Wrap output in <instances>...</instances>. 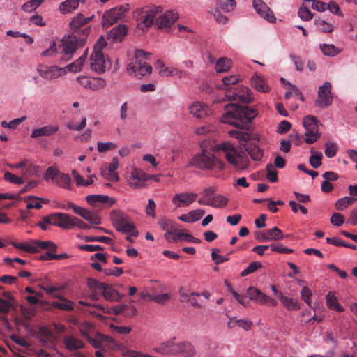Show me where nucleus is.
Returning <instances> with one entry per match:
<instances>
[{
	"label": "nucleus",
	"mask_w": 357,
	"mask_h": 357,
	"mask_svg": "<svg viewBox=\"0 0 357 357\" xmlns=\"http://www.w3.org/2000/svg\"><path fill=\"white\" fill-rule=\"evenodd\" d=\"M225 110V112L221 117V121L234 126L240 130L248 129L249 123L257 115L254 109L241 106L236 103L226 105Z\"/></svg>",
	"instance_id": "nucleus-1"
},
{
	"label": "nucleus",
	"mask_w": 357,
	"mask_h": 357,
	"mask_svg": "<svg viewBox=\"0 0 357 357\" xmlns=\"http://www.w3.org/2000/svg\"><path fill=\"white\" fill-rule=\"evenodd\" d=\"M190 165L203 171H222L225 168L224 162L211 152L202 150L190 161Z\"/></svg>",
	"instance_id": "nucleus-2"
},
{
	"label": "nucleus",
	"mask_w": 357,
	"mask_h": 357,
	"mask_svg": "<svg viewBox=\"0 0 357 357\" xmlns=\"http://www.w3.org/2000/svg\"><path fill=\"white\" fill-rule=\"evenodd\" d=\"M151 54L142 50H137L135 52V60L129 63L127 70L130 75L141 77L149 75L152 72L151 66L147 64L142 59H148Z\"/></svg>",
	"instance_id": "nucleus-3"
},
{
	"label": "nucleus",
	"mask_w": 357,
	"mask_h": 357,
	"mask_svg": "<svg viewBox=\"0 0 357 357\" xmlns=\"http://www.w3.org/2000/svg\"><path fill=\"white\" fill-rule=\"evenodd\" d=\"M111 220L117 231L124 234L130 233L135 237L138 236L139 233L135 229L131 218L123 211H113L111 213Z\"/></svg>",
	"instance_id": "nucleus-4"
},
{
	"label": "nucleus",
	"mask_w": 357,
	"mask_h": 357,
	"mask_svg": "<svg viewBox=\"0 0 357 357\" xmlns=\"http://www.w3.org/2000/svg\"><path fill=\"white\" fill-rule=\"evenodd\" d=\"M303 126L305 129L304 141L307 144H312L317 142L321 137L319 132V121L312 115L305 116L303 120Z\"/></svg>",
	"instance_id": "nucleus-5"
},
{
	"label": "nucleus",
	"mask_w": 357,
	"mask_h": 357,
	"mask_svg": "<svg viewBox=\"0 0 357 357\" xmlns=\"http://www.w3.org/2000/svg\"><path fill=\"white\" fill-rule=\"evenodd\" d=\"M129 8L128 4H123L105 11L102 18L103 27L108 28L117 22L119 20L123 18Z\"/></svg>",
	"instance_id": "nucleus-6"
},
{
	"label": "nucleus",
	"mask_w": 357,
	"mask_h": 357,
	"mask_svg": "<svg viewBox=\"0 0 357 357\" xmlns=\"http://www.w3.org/2000/svg\"><path fill=\"white\" fill-rule=\"evenodd\" d=\"M162 13V8L160 6H153L143 9L137 19L138 26L142 29H149L155 24L157 16Z\"/></svg>",
	"instance_id": "nucleus-7"
},
{
	"label": "nucleus",
	"mask_w": 357,
	"mask_h": 357,
	"mask_svg": "<svg viewBox=\"0 0 357 357\" xmlns=\"http://www.w3.org/2000/svg\"><path fill=\"white\" fill-rule=\"evenodd\" d=\"M85 42V39L78 38L77 36L73 33L67 39H65L62 42V54L61 59L65 61L70 59L75 52L77 50V46L82 45Z\"/></svg>",
	"instance_id": "nucleus-8"
},
{
	"label": "nucleus",
	"mask_w": 357,
	"mask_h": 357,
	"mask_svg": "<svg viewBox=\"0 0 357 357\" xmlns=\"http://www.w3.org/2000/svg\"><path fill=\"white\" fill-rule=\"evenodd\" d=\"M333 101L332 85L329 82H325L319 87L315 104L319 108H326L332 105Z\"/></svg>",
	"instance_id": "nucleus-9"
},
{
	"label": "nucleus",
	"mask_w": 357,
	"mask_h": 357,
	"mask_svg": "<svg viewBox=\"0 0 357 357\" xmlns=\"http://www.w3.org/2000/svg\"><path fill=\"white\" fill-rule=\"evenodd\" d=\"M36 70L40 77L48 81H54L65 75V70L56 65L39 64Z\"/></svg>",
	"instance_id": "nucleus-10"
},
{
	"label": "nucleus",
	"mask_w": 357,
	"mask_h": 357,
	"mask_svg": "<svg viewBox=\"0 0 357 357\" xmlns=\"http://www.w3.org/2000/svg\"><path fill=\"white\" fill-rule=\"evenodd\" d=\"M226 159L237 170H243L250 165L248 155L243 151L237 149L232 153H227Z\"/></svg>",
	"instance_id": "nucleus-11"
},
{
	"label": "nucleus",
	"mask_w": 357,
	"mask_h": 357,
	"mask_svg": "<svg viewBox=\"0 0 357 357\" xmlns=\"http://www.w3.org/2000/svg\"><path fill=\"white\" fill-rule=\"evenodd\" d=\"M225 97L228 101L242 103H249L253 99L250 89L245 86H238L231 93L227 94Z\"/></svg>",
	"instance_id": "nucleus-12"
},
{
	"label": "nucleus",
	"mask_w": 357,
	"mask_h": 357,
	"mask_svg": "<svg viewBox=\"0 0 357 357\" xmlns=\"http://www.w3.org/2000/svg\"><path fill=\"white\" fill-rule=\"evenodd\" d=\"M197 194L192 192L176 193L172 198V202L176 208L190 206L197 199Z\"/></svg>",
	"instance_id": "nucleus-13"
},
{
	"label": "nucleus",
	"mask_w": 357,
	"mask_h": 357,
	"mask_svg": "<svg viewBox=\"0 0 357 357\" xmlns=\"http://www.w3.org/2000/svg\"><path fill=\"white\" fill-rule=\"evenodd\" d=\"M77 81L82 87L91 91L102 89L107 84L105 79L102 77L79 76L77 78Z\"/></svg>",
	"instance_id": "nucleus-14"
},
{
	"label": "nucleus",
	"mask_w": 357,
	"mask_h": 357,
	"mask_svg": "<svg viewBox=\"0 0 357 357\" xmlns=\"http://www.w3.org/2000/svg\"><path fill=\"white\" fill-rule=\"evenodd\" d=\"M255 12L262 18L270 23H275L276 17L273 11L262 0H252Z\"/></svg>",
	"instance_id": "nucleus-15"
},
{
	"label": "nucleus",
	"mask_w": 357,
	"mask_h": 357,
	"mask_svg": "<svg viewBox=\"0 0 357 357\" xmlns=\"http://www.w3.org/2000/svg\"><path fill=\"white\" fill-rule=\"evenodd\" d=\"M86 200L90 205L96 208H108L115 203L114 198L107 195H91L86 197Z\"/></svg>",
	"instance_id": "nucleus-16"
},
{
	"label": "nucleus",
	"mask_w": 357,
	"mask_h": 357,
	"mask_svg": "<svg viewBox=\"0 0 357 357\" xmlns=\"http://www.w3.org/2000/svg\"><path fill=\"white\" fill-rule=\"evenodd\" d=\"M188 111L193 117L200 119L211 114V110L208 105L199 101H195L190 104Z\"/></svg>",
	"instance_id": "nucleus-17"
},
{
	"label": "nucleus",
	"mask_w": 357,
	"mask_h": 357,
	"mask_svg": "<svg viewBox=\"0 0 357 357\" xmlns=\"http://www.w3.org/2000/svg\"><path fill=\"white\" fill-rule=\"evenodd\" d=\"M155 68L158 70V75L162 77L178 76L182 77L184 73L174 66H167L165 63L158 59L155 62Z\"/></svg>",
	"instance_id": "nucleus-18"
},
{
	"label": "nucleus",
	"mask_w": 357,
	"mask_h": 357,
	"mask_svg": "<svg viewBox=\"0 0 357 357\" xmlns=\"http://www.w3.org/2000/svg\"><path fill=\"white\" fill-rule=\"evenodd\" d=\"M90 66L94 72L101 74L107 68V62L102 52H92L90 56Z\"/></svg>",
	"instance_id": "nucleus-19"
},
{
	"label": "nucleus",
	"mask_w": 357,
	"mask_h": 357,
	"mask_svg": "<svg viewBox=\"0 0 357 357\" xmlns=\"http://www.w3.org/2000/svg\"><path fill=\"white\" fill-rule=\"evenodd\" d=\"M178 19V14L174 10H167L157 16L155 25L159 28L169 27Z\"/></svg>",
	"instance_id": "nucleus-20"
},
{
	"label": "nucleus",
	"mask_w": 357,
	"mask_h": 357,
	"mask_svg": "<svg viewBox=\"0 0 357 357\" xmlns=\"http://www.w3.org/2000/svg\"><path fill=\"white\" fill-rule=\"evenodd\" d=\"M88 342L95 348H108L110 344H116L114 340L107 335L96 333L93 337L91 336L87 339Z\"/></svg>",
	"instance_id": "nucleus-21"
},
{
	"label": "nucleus",
	"mask_w": 357,
	"mask_h": 357,
	"mask_svg": "<svg viewBox=\"0 0 357 357\" xmlns=\"http://www.w3.org/2000/svg\"><path fill=\"white\" fill-rule=\"evenodd\" d=\"M52 225L63 229H71L73 216L64 213H54Z\"/></svg>",
	"instance_id": "nucleus-22"
},
{
	"label": "nucleus",
	"mask_w": 357,
	"mask_h": 357,
	"mask_svg": "<svg viewBox=\"0 0 357 357\" xmlns=\"http://www.w3.org/2000/svg\"><path fill=\"white\" fill-rule=\"evenodd\" d=\"M198 203L204 206H210L213 208H220L226 206L229 202V199L224 195L220 194H215L211 197V198L207 200L204 199H199Z\"/></svg>",
	"instance_id": "nucleus-23"
},
{
	"label": "nucleus",
	"mask_w": 357,
	"mask_h": 357,
	"mask_svg": "<svg viewBox=\"0 0 357 357\" xmlns=\"http://www.w3.org/2000/svg\"><path fill=\"white\" fill-rule=\"evenodd\" d=\"M199 296V294L195 292H189L183 287L179 289L180 301L182 303H188L190 305L195 307H202V304L198 301L197 298V297Z\"/></svg>",
	"instance_id": "nucleus-24"
},
{
	"label": "nucleus",
	"mask_w": 357,
	"mask_h": 357,
	"mask_svg": "<svg viewBox=\"0 0 357 357\" xmlns=\"http://www.w3.org/2000/svg\"><path fill=\"white\" fill-rule=\"evenodd\" d=\"M155 351L162 354L176 355L178 354V342H175V339H171L162 343Z\"/></svg>",
	"instance_id": "nucleus-25"
},
{
	"label": "nucleus",
	"mask_w": 357,
	"mask_h": 357,
	"mask_svg": "<svg viewBox=\"0 0 357 357\" xmlns=\"http://www.w3.org/2000/svg\"><path fill=\"white\" fill-rule=\"evenodd\" d=\"M160 227L165 231V238L169 242L172 241L171 238L174 234L176 228V224L167 218H162L158 220Z\"/></svg>",
	"instance_id": "nucleus-26"
},
{
	"label": "nucleus",
	"mask_w": 357,
	"mask_h": 357,
	"mask_svg": "<svg viewBox=\"0 0 357 357\" xmlns=\"http://www.w3.org/2000/svg\"><path fill=\"white\" fill-rule=\"evenodd\" d=\"M59 130L58 126L47 125L33 129L31 134V138H38L40 137H50Z\"/></svg>",
	"instance_id": "nucleus-27"
},
{
	"label": "nucleus",
	"mask_w": 357,
	"mask_h": 357,
	"mask_svg": "<svg viewBox=\"0 0 357 357\" xmlns=\"http://www.w3.org/2000/svg\"><path fill=\"white\" fill-rule=\"evenodd\" d=\"M227 327L234 328L238 326L248 331L252 327V322L248 319H238L236 317H228Z\"/></svg>",
	"instance_id": "nucleus-28"
},
{
	"label": "nucleus",
	"mask_w": 357,
	"mask_h": 357,
	"mask_svg": "<svg viewBox=\"0 0 357 357\" xmlns=\"http://www.w3.org/2000/svg\"><path fill=\"white\" fill-rule=\"evenodd\" d=\"M119 164L117 158H113L107 169L102 172V176L110 181L114 182L119 181V178L116 172Z\"/></svg>",
	"instance_id": "nucleus-29"
},
{
	"label": "nucleus",
	"mask_w": 357,
	"mask_h": 357,
	"mask_svg": "<svg viewBox=\"0 0 357 357\" xmlns=\"http://www.w3.org/2000/svg\"><path fill=\"white\" fill-rule=\"evenodd\" d=\"M87 57V50L84 51L83 54L77 60L73 61V63L67 65L66 67L63 68L65 70V75L68 72L72 73H78L82 70L84 63L86 61Z\"/></svg>",
	"instance_id": "nucleus-30"
},
{
	"label": "nucleus",
	"mask_w": 357,
	"mask_h": 357,
	"mask_svg": "<svg viewBox=\"0 0 357 357\" xmlns=\"http://www.w3.org/2000/svg\"><path fill=\"white\" fill-rule=\"evenodd\" d=\"M251 86L259 92L268 93L270 91V87L266 84L264 78L258 74H255L252 77Z\"/></svg>",
	"instance_id": "nucleus-31"
},
{
	"label": "nucleus",
	"mask_w": 357,
	"mask_h": 357,
	"mask_svg": "<svg viewBox=\"0 0 357 357\" xmlns=\"http://www.w3.org/2000/svg\"><path fill=\"white\" fill-rule=\"evenodd\" d=\"M128 27L126 25L120 24L112 28L108 33V38L115 42H121L126 35Z\"/></svg>",
	"instance_id": "nucleus-32"
},
{
	"label": "nucleus",
	"mask_w": 357,
	"mask_h": 357,
	"mask_svg": "<svg viewBox=\"0 0 357 357\" xmlns=\"http://www.w3.org/2000/svg\"><path fill=\"white\" fill-rule=\"evenodd\" d=\"M63 343L69 351L77 350L84 347V343L73 335L66 336L63 339Z\"/></svg>",
	"instance_id": "nucleus-33"
},
{
	"label": "nucleus",
	"mask_w": 357,
	"mask_h": 357,
	"mask_svg": "<svg viewBox=\"0 0 357 357\" xmlns=\"http://www.w3.org/2000/svg\"><path fill=\"white\" fill-rule=\"evenodd\" d=\"M280 300L282 305L290 311H296L300 309V304L297 300L286 296L282 293L278 294Z\"/></svg>",
	"instance_id": "nucleus-34"
},
{
	"label": "nucleus",
	"mask_w": 357,
	"mask_h": 357,
	"mask_svg": "<svg viewBox=\"0 0 357 357\" xmlns=\"http://www.w3.org/2000/svg\"><path fill=\"white\" fill-rule=\"evenodd\" d=\"M239 81L238 75H231L225 76L222 79V84L217 85V88L223 91H228L230 89V86L236 84Z\"/></svg>",
	"instance_id": "nucleus-35"
},
{
	"label": "nucleus",
	"mask_w": 357,
	"mask_h": 357,
	"mask_svg": "<svg viewBox=\"0 0 357 357\" xmlns=\"http://www.w3.org/2000/svg\"><path fill=\"white\" fill-rule=\"evenodd\" d=\"M101 294L103 296L105 299L109 301H119L123 297L116 290L107 284Z\"/></svg>",
	"instance_id": "nucleus-36"
},
{
	"label": "nucleus",
	"mask_w": 357,
	"mask_h": 357,
	"mask_svg": "<svg viewBox=\"0 0 357 357\" xmlns=\"http://www.w3.org/2000/svg\"><path fill=\"white\" fill-rule=\"evenodd\" d=\"M326 301L327 307L337 312H343L344 307L339 303L337 297L333 293L329 292L326 296Z\"/></svg>",
	"instance_id": "nucleus-37"
},
{
	"label": "nucleus",
	"mask_w": 357,
	"mask_h": 357,
	"mask_svg": "<svg viewBox=\"0 0 357 357\" xmlns=\"http://www.w3.org/2000/svg\"><path fill=\"white\" fill-rule=\"evenodd\" d=\"M232 65V61L227 57H221L215 62V69L218 73L229 71Z\"/></svg>",
	"instance_id": "nucleus-38"
},
{
	"label": "nucleus",
	"mask_w": 357,
	"mask_h": 357,
	"mask_svg": "<svg viewBox=\"0 0 357 357\" xmlns=\"http://www.w3.org/2000/svg\"><path fill=\"white\" fill-rule=\"evenodd\" d=\"M178 354H181L186 357H192L195 354V348L190 342H178Z\"/></svg>",
	"instance_id": "nucleus-39"
},
{
	"label": "nucleus",
	"mask_w": 357,
	"mask_h": 357,
	"mask_svg": "<svg viewBox=\"0 0 357 357\" xmlns=\"http://www.w3.org/2000/svg\"><path fill=\"white\" fill-rule=\"evenodd\" d=\"M84 0H66L59 6V10L62 13H69L77 9L79 5V2Z\"/></svg>",
	"instance_id": "nucleus-40"
},
{
	"label": "nucleus",
	"mask_w": 357,
	"mask_h": 357,
	"mask_svg": "<svg viewBox=\"0 0 357 357\" xmlns=\"http://www.w3.org/2000/svg\"><path fill=\"white\" fill-rule=\"evenodd\" d=\"M245 151L255 161H259L264 155L263 150L257 144H250L245 148Z\"/></svg>",
	"instance_id": "nucleus-41"
},
{
	"label": "nucleus",
	"mask_w": 357,
	"mask_h": 357,
	"mask_svg": "<svg viewBox=\"0 0 357 357\" xmlns=\"http://www.w3.org/2000/svg\"><path fill=\"white\" fill-rule=\"evenodd\" d=\"M78 215L91 225H100L101 223L100 218L98 215L86 208H82Z\"/></svg>",
	"instance_id": "nucleus-42"
},
{
	"label": "nucleus",
	"mask_w": 357,
	"mask_h": 357,
	"mask_svg": "<svg viewBox=\"0 0 357 357\" xmlns=\"http://www.w3.org/2000/svg\"><path fill=\"white\" fill-rule=\"evenodd\" d=\"M51 305L53 307L59 309L63 311H72L73 310L74 303L73 301L64 298L58 301H54L52 303Z\"/></svg>",
	"instance_id": "nucleus-43"
},
{
	"label": "nucleus",
	"mask_w": 357,
	"mask_h": 357,
	"mask_svg": "<svg viewBox=\"0 0 357 357\" xmlns=\"http://www.w3.org/2000/svg\"><path fill=\"white\" fill-rule=\"evenodd\" d=\"M357 201V198L351 197H344L339 199L335 204V207L338 211H343L352 205Z\"/></svg>",
	"instance_id": "nucleus-44"
},
{
	"label": "nucleus",
	"mask_w": 357,
	"mask_h": 357,
	"mask_svg": "<svg viewBox=\"0 0 357 357\" xmlns=\"http://www.w3.org/2000/svg\"><path fill=\"white\" fill-rule=\"evenodd\" d=\"M266 231L268 242L271 241H280L284 238V235L283 234L282 230H280L278 227H273L271 229H267Z\"/></svg>",
	"instance_id": "nucleus-45"
},
{
	"label": "nucleus",
	"mask_w": 357,
	"mask_h": 357,
	"mask_svg": "<svg viewBox=\"0 0 357 357\" xmlns=\"http://www.w3.org/2000/svg\"><path fill=\"white\" fill-rule=\"evenodd\" d=\"M320 50L327 56H335L340 53L341 50L333 44H321Z\"/></svg>",
	"instance_id": "nucleus-46"
},
{
	"label": "nucleus",
	"mask_w": 357,
	"mask_h": 357,
	"mask_svg": "<svg viewBox=\"0 0 357 357\" xmlns=\"http://www.w3.org/2000/svg\"><path fill=\"white\" fill-rule=\"evenodd\" d=\"M54 184L64 189H70L71 178L68 174L61 172V174H59L58 178L55 180Z\"/></svg>",
	"instance_id": "nucleus-47"
},
{
	"label": "nucleus",
	"mask_w": 357,
	"mask_h": 357,
	"mask_svg": "<svg viewBox=\"0 0 357 357\" xmlns=\"http://www.w3.org/2000/svg\"><path fill=\"white\" fill-rule=\"evenodd\" d=\"M91 20V17H85L82 14H78L73 17L70 23L71 29H77L82 26L87 24Z\"/></svg>",
	"instance_id": "nucleus-48"
},
{
	"label": "nucleus",
	"mask_w": 357,
	"mask_h": 357,
	"mask_svg": "<svg viewBox=\"0 0 357 357\" xmlns=\"http://www.w3.org/2000/svg\"><path fill=\"white\" fill-rule=\"evenodd\" d=\"M215 1L218 8L224 12H231L236 6L235 0H215Z\"/></svg>",
	"instance_id": "nucleus-49"
},
{
	"label": "nucleus",
	"mask_w": 357,
	"mask_h": 357,
	"mask_svg": "<svg viewBox=\"0 0 357 357\" xmlns=\"http://www.w3.org/2000/svg\"><path fill=\"white\" fill-rule=\"evenodd\" d=\"M310 152L312 154L309 159L310 164L313 168L317 169L321 165L322 153L320 151H314L313 148L310 149Z\"/></svg>",
	"instance_id": "nucleus-50"
},
{
	"label": "nucleus",
	"mask_w": 357,
	"mask_h": 357,
	"mask_svg": "<svg viewBox=\"0 0 357 357\" xmlns=\"http://www.w3.org/2000/svg\"><path fill=\"white\" fill-rule=\"evenodd\" d=\"M133 180H137L141 182L147 181L151 179V176L146 174L143 170L140 169L135 168L130 174V177Z\"/></svg>",
	"instance_id": "nucleus-51"
},
{
	"label": "nucleus",
	"mask_w": 357,
	"mask_h": 357,
	"mask_svg": "<svg viewBox=\"0 0 357 357\" xmlns=\"http://www.w3.org/2000/svg\"><path fill=\"white\" fill-rule=\"evenodd\" d=\"M326 241L327 243L332 244L337 247L342 246L352 250L356 249V245L344 243L342 239L337 237L326 238Z\"/></svg>",
	"instance_id": "nucleus-52"
},
{
	"label": "nucleus",
	"mask_w": 357,
	"mask_h": 357,
	"mask_svg": "<svg viewBox=\"0 0 357 357\" xmlns=\"http://www.w3.org/2000/svg\"><path fill=\"white\" fill-rule=\"evenodd\" d=\"M79 332L87 340L94 333L93 325L90 322H84L79 326Z\"/></svg>",
	"instance_id": "nucleus-53"
},
{
	"label": "nucleus",
	"mask_w": 357,
	"mask_h": 357,
	"mask_svg": "<svg viewBox=\"0 0 357 357\" xmlns=\"http://www.w3.org/2000/svg\"><path fill=\"white\" fill-rule=\"evenodd\" d=\"M246 130L247 129L241 130H230L228 134L231 137L237 139L240 142H246L249 139V135Z\"/></svg>",
	"instance_id": "nucleus-54"
},
{
	"label": "nucleus",
	"mask_w": 357,
	"mask_h": 357,
	"mask_svg": "<svg viewBox=\"0 0 357 357\" xmlns=\"http://www.w3.org/2000/svg\"><path fill=\"white\" fill-rule=\"evenodd\" d=\"M171 239L172 241H169L170 243H176L178 241L188 242L192 239V236L190 234L183 233L176 229Z\"/></svg>",
	"instance_id": "nucleus-55"
},
{
	"label": "nucleus",
	"mask_w": 357,
	"mask_h": 357,
	"mask_svg": "<svg viewBox=\"0 0 357 357\" xmlns=\"http://www.w3.org/2000/svg\"><path fill=\"white\" fill-rule=\"evenodd\" d=\"M297 96L301 100H303V96L299 89L295 85H292L287 82V91L284 94L286 99H289L291 96Z\"/></svg>",
	"instance_id": "nucleus-56"
},
{
	"label": "nucleus",
	"mask_w": 357,
	"mask_h": 357,
	"mask_svg": "<svg viewBox=\"0 0 357 357\" xmlns=\"http://www.w3.org/2000/svg\"><path fill=\"white\" fill-rule=\"evenodd\" d=\"M45 0H31L26 3H25L22 9L24 12L31 13L38 8Z\"/></svg>",
	"instance_id": "nucleus-57"
},
{
	"label": "nucleus",
	"mask_w": 357,
	"mask_h": 357,
	"mask_svg": "<svg viewBox=\"0 0 357 357\" xmlns=\"http://www.w3.org/2000/svg\"><path fill=\"white\" fill-rule=\"evenodd\" d=\"M337 151V146L333 142H327L325 144V155L327 158H333Z\"/></svg>",
	"instance_id": "nucleus-58"
},
{
	"label": "nucleus",
	"mask_w": 357,
	"mask_h": 357,
	"mask_svg": "<svg viewBox=\"0 0 357 357\" xmlns=\"http://www.w3.org/2000/svg\"><path fill=\"white\" fill-rule=\"evenodd\" d=\"M87 284L91 291L101 292L103 291L105 284L94 279H89Z\"/></svg>",
	"instance_id": "nucleus-59"
},
{
	"label": "nucleus",
	"mask_w": 357,
	"mask_h": 357,
	"mask_svg": "<svg viewBox=\"0 0 357 357\" xmlns=\"http://www.w3.org/2000/svg\"><path fill=\"white\" fill-rule=\"evenodd\" d=\"M61 172L59 170L54 166L49 167L45 174L44 178L45 180L52 179L54 183H55V180L58 178L59 174Z\"/></svg>",
	"instance_id": "nucleus-60"
},
{
	"label": "nucleus",
	"mask_w": 357,
	"mask_h": 357,
	"mask_svg": "<svg viewBox=\"0 0 357 357\" xmlns=\"http://www.w3.org/2000/svg\"><path fill=\"white\" fill-rule=\"evenodd\" d=\"M298 17L305 21H307L311 20L313 17V13L309 10V8L305 5L303 4L298 11Z\"/></svg>",
	"instance_id": "nucleus-61"
},
{
	"label": "nucleus",
	"mask_w": 357,
	"mask_h": 357,
	"mask_svg": "<svg viewBox=\"0 0 357 357\" xmlns=\"http://www.w3.org/2000/svg\"><path fill=\"white\" fill-rule=\"evenodd\" d=\"M262 267V264L259 261H253L249 264V266L244 269L241 273V275L242 277H245L246 275H248L255 271H256L257 269Z\"/></svg>",
	"instance_id": "nucleus-62"
},
{
	"label": "nucleus",
	"mask_w": 357,
	"mask_h": 357,
	"mask_svg": "<svg viewBox=\"0 0 357 357\" xmlns=\"http://www.w3.org/2000/svg\"><path fill=\"white\" fill-rule=\"evenodd\" d=\"M216 150H222L224 152V156L226 158L227 153H232L236 149L230 142H223L215 146Z\"/></svg>",
	"instance_id": "nucleus-63"
},
{
	"label": "nucleus",
	"mask_w": 357,
	"mask_h": 357,
	"mask_svg": "<svg viewBox=\"0 0 357 357\" xmlns=\"http://www.w3.org/2000/svg\"><path fill=\"white\" fill-rule=\"evenodd\" d=\"M314 23L317 27L323 32L329 33L333 30V26L331 24L326 22L323 20H316Z\"/></svg>",
	"instance_id": "nucleus-64"
}]
</instances>
